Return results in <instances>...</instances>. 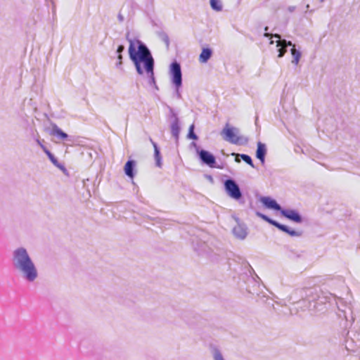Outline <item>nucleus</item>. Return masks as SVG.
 I'll list each match as a JSON object with an SVG mask.
<instances>
[{
  "instance_id": "10",
  "label": "nucleus",
  "mask_w": 360,
  "mask_h": 360,
  "mask_svg": "<svg viewBox=\"0 0 360 360\" xmlns=\"http://www.w3.org/2000/svg\"><path fill=\"white\" fill-rule=\"evenodd\" d=\"M198 156L202 162L211 168H221L216 165L215 157L210 152L201 149L198 150Z\"/></svg>"
},
{
  "instance_id": "6",
  "label": "nucleus",
  "mask_w": 360,
  "mask_h": 360,
  "mask_svg": "<svg viewBox=\"0 0 360 360\" xmlns=\"http://www.w3.org/2000/svg\"><path fill=\"white\" fill-rule=\"evenodd\" d=\"M256 214H257V217H260L261 219H262L265 221H266V222L269 223L270 224L276 226L279 230H281V231H282L289 234L290 236L300 237L302 234V231L292 230L288 226L278 223V221H276L269 218L268 216H266V215H265V214H262V213H261L259 212H257Z\"/></svg>"
},
{
  "instance_id": "30",
  "label": "nucleus",
  "mask_w": 360,
  "mask_h": 360,
  "mask_svg": "<svg viewBox=\"0 0 360 360\" xmlns=\"http://www.w3.org/2000/svg\"><path fill=\"white\" fill-rule=\"evenodd\" d=\"M118 60H119V62L117 63V66L120 65L122 64V56L121 55V53L118 54Z\"/></svg>"
},
{
  "instance_id": "8",
  "label": "nucleus",
  "mask_w": 360,
  "mask_h": 360,
  "mask_svg": "<svg viewBox=\"0 0 360 360\" xmlns=\"http://www.w3.org/2000/svg\"><path fill=\"white\" fill-rule=\"evenodd\" d=\"M224 185L225 191L229 197L236 200H239L242 198V192L235 180L232 179H226Z\"/></svg>"
},
{
  "instance_id": "32",
  "label": "nucleus",
  "mask_w": 360,
  "mask_h": 360,
  "mask_svg": "<svg viewBox=\"0 0 360 360\" xmlns=\"http://www.w3.org/2000/svg\"><path fill=\"white\" fill-rule=\"evenodd\" d=\"M52 12H53V15L56 14V6H55V4L53 3Z\"/></svg>"
},
{
  "instance_id": "21",
  "label": "nucleus",
  "mask_w": 360,
  "mask_h": 360,
  "mask_svg": "<svg viewBox=\"0 0 360 360\" xmlns=\"http://www.w3.org/2000/svg\"><path fill=\"white\" fill-rule=\"evenodd\" d=\"M45 153L48 156L50 161L57 167L62 168L63 166L58 162L57 158L49 150H46Z\"/></svg>"
},
{
  "instance_id": "36",
  "label": "nucleus",
  "mask_w": 360,
  "mask_h": 360,
  "mask_svg": "<svg viewBox=\"0 0 360 360\" xmlns=\"http://www.w3.org/2000/svg\"><path fill=\"white\" fill-rule=\"evenodd\" d=\"M321 1H323V0H321Z\"/></svg>"
},
{
  "instance_id": "24",
  "label": "nucleus",
  "mask_w": 360,
  "mask_h": 360,
  "mask_svg": "<svg viewBox=\"0 0 360 360\" xmlns=\"http://www.w3.org/2000/svg\"><path fill=\"white\" fill-rule=\"evenodd\" d=\"M159 37L162 41H163L167 46L169 48V36L165 32H160L159 34Z\"/></svg>"
},
{
  "instance_id": "34",
  "label": "nucleus",
  "mask_w": 360,
  "mask_h": 360,
  "mask_svg": "<svg viewBox=\"0 0 360 360\" xmlns=\"http://www.w3.org/2000/svg\"><path fill=\"white\" fill-rule=\"evenodd\" d=\"M306 7H307V8H309V5L307 4Z\"/></svg>"
},
{
  "instance_id": "18",
  "label": "nucleus",
  "mask_w": 360,
  "mask_h": 360,
  "mask_svg": "<svg viewBox=\"0 0 360 360\" xmlns=\"http://www.w3.org/2000/svg\"><path fill=\"white\" fill-rule=\"evenodd\" d=\"M231 155L236 156L235 161L236 162H240V159L239 158H240L245 162H246L250 167H252V168L255 167V165L252 162V160L250 155H248L247 154H237L235 153H233Z\"/></svg>"
},
{
  "instance_id": "15",
  "label": "nucleus",
  "mask_w": 360,
  "mask_h": 360,
  "mask_svg": "<svg viewBox=\"0 0 360 360\" xmlns=\"http://www.w3.org/2000/svg\"><path fill=\"white\" fill-rule=\"evenodd\" d=\"M256 157L259 159L262 165L265 162V156L267 152L266 146L264 143L259 141L257 144Z\"/></svg>"
},
{
  "instance_id": "29",
  "label": "nucleus",
  "mask_w": 360,
  "mask_h": 360,
  "mask_svg": "<svg viewBox=\"0 0 360 360\" xmlns=\"http://www.w3.org/2000/svg\"><path fill=\"white\" fill-rule=\"evenodd\" d=\"M295 9H296V7H295V6H288V11L289 12H290V13L294 12V11H295Z\"/></svg>"
},
{
  "instance_id": "4",
  "label": "nucleus",
  "mask_w": 360,
  "mask_h": 360,
  "mask_svg": "<svg viewBox=\"0 0 360 360\" xmlns=\"http://www.w3.org/2000/svg\"><path fill=\"white\" fill-rule=\"evenodd\" d=\"M224 140L235 145H244L248 141V139L243 136L240 135V131L238 128L231 126L226 123L221 131Z\"/></svg>"
},
{
  "instance_id": "14",
  "label": "nucleus",
  "mask_w": 360,
  "mask_h": 360,
  "mask_svg": "<svg viewBox=\"0 0 360 360\" xmlns=\"http://www.w3.org/2000/svg\"><path fill=\"white\" fill-rule=\"evenodd\" d=\"M260 201L266 207L269 209H273L280 212L282 210L281 205L278 204L275 200L271 199L270 197H262Z\"/></svg>"
},
{
  "instance_id": "23",
  "label": "nucleus",
  "mask_w": 360,
  "mask_h": 360,
  "mask_svg": "<svg viewBox=\"0 0 360 360\" xmlns=\"http://www.w3.org/2000/svg\"><path fill=\"white\" fill-rule=\"evenodd\" d=\"M214 360H225L221 352L218 349H214L212 352Z\"/></svg>"
},
{
  "instance_id": "25",
  "label": "nucleus",
  "mask_w": 360,
  "mask_h": 360,
  "mask_svg": "<svg viewBox=\"0 0 360 360\" xmlns=\"http://www.w3.org/2000/svg\"><path fill=\"white\" fill-rule=\"evenodd\" d=\"M194 125L192 124L189 128L188 136L189 139L196 140L198 139L197 135L194 133Z\"/></svg>"
},
{
  "instance_id": "17",
  "label": "nucleus",
  "mask_w": 360,
  "mask_h": 360,
  "mask_svg": "<svg viewBox=\"0 0 360 360\" xmlns=\"http://www.w3.org/2000/svg\"><path fill=\"white\" fill-rule=\"evenodd\" d=\"M136 162L134 160H128L124 165V172L125 174L133 179L135 176L134 169H135Z\"/></svg>"
},
{
  "instance_id": "9",
  "label": "nucleus",
  "mask_w": 360,
  "mask_h": 360,
  "mask_svg": "<svg viewBox=\"0 0 360 360\" xmlns=\"http://www.w3.org/2000/svg\"><path fill=\"white\" fill-rule=\"evenodd\" d=\"M168 119L170 121V129L172 136L178 141L180 133L179 120L174 110L169 108Z\"/></svg>"
},
{
  "instance_id": "1",
  "label": "nucleus",
  "mask_w": 360,
  "mask_h": 360,
  "mask_svg": "<svg viewBox=\"0 0 360 360\" xmlns=\"http://www.w3.org/2000/svg\"><path fill=\"white\" fill-rule=\"evenodd\" d=\"M138 50L136 51L133 42L130 41L129 54L134 62L139 75H143L141 63H143L148 83L150 86L158 89L154 75V60L148 47L140 41H138Z\"/></svg>"
},
{
  "instance_id": "3",
  "label": "nucleus",
  "mask_w": 360,
  "mask_h": 360,
  "mask_svg": "<svg viewBox=\"0 0 360 360\" xmlns=\"http://www.w3.org/2000/svg\"><path fill=\"white\" fill-rule=\"evenodd\" d=\"M304 297L296 303L297 308L311 312L323 311L325 304L334 297L332 294L323 292L316 288L304 290Z\"/></svg>"
},
{
  "instance_id": "13",
  "label": "nucleus",
  "mask_w": 360,
  "mask_h": 360,
  "mask_svg": "<svg viewBox=\"0 0 360 360\" xmlns=\"http://www.w3.org/2000/svg\"><path fill=\"white\" fill-rule=\"evenodd\" d=\"M343 308H341L338 306V309L340 312L342 313V316L347 321H350L352 323L354 322V317L353 315V311L352 308V305L350 304L342 305ZM340 316H342V314H339Z\"/></svg>"
},
{
  "instance_id": "11",
  "label": "nucleus",
  "mask_w": 360,
  "mask_h": 360,
  "mask_svg": "<svg viewBox=\"0 0 360 360\" xmlns=\"http://www.w3.org/2000/svg\"><path fill=\"white\" fill-rule=\"evenodd\" d=\"M236 225L233 226L232 233L236 238L244 240L248 234V227L244 223L240 222L238 218H236Z\"/></svg>"
},
{
  "instance_id": "22",
  "label": "nucleus",
  "mask_w": 360,
  "mask_h": 360,
  "mask_svg": "<svg viewBox=\"0 0 360 360\" xmlns=\"http://www.w3.org/2000/svg\"><path fill=\"white\" fill-rule=\"evenodd\" d=\"M211 8L216 11H221L223 6L220 0H210Z\"/></svg>"
},
{
  "instance_id": "28",
  "label": "nucleus",
  "mask_w": 360,
  "mask_h": 360,
  "mask_svg": "<svg viewBox=\"0 0 360 360\" xmlns=\"http://www.w3.org/2000/svg\"><path fill=\"white\" fill-rule=\"evenodd\" d=\"M124 50V46L123 45H120L117 47V53L118 54L121 53Z\"/></svg>"
},
{
  "instance_id": "20",
  "label": "nucleus",
  "mask_w": 360,
  "mask_h": 360,
  "mask_svg": "<svg viewBox=\"0 0 360 360\" xmlns=\"http://www.w3.org/2000/svg\"><path fill=\"white\" fill-rule=\"evenodd\" d=\"M52 134L53 135L57 136L58 138L62 139V140H65L66 139H68V135L63 132L58 126L55 125L53 127V130H52Z\"/></svg>"
},
{
  "instance_id": "19",
  "label": "nucleus",
  "mask_w": 360,
  "mask_h": 360,
  "mask_svg": "<svg viewBox=\"0 0 360 360\" xmlns=\"http://www.w3.org/2000/svg\"><path fill=\"white\" fill-rule=\"evenodd\" d=\"M212 54V51L209 48H205L202 49L200 56H199V60L201 63H207L208 60L211 58Z\"/></svg>"
},
{
  "instance_id": "2",
  "label": "nucleus",
  "mask_w": 360,
  "mask_h": 360,
  "mask_svg": "<svg viewBox=\"0 0 360 360\" xmlns=\"http://www.w3.org/2000/svg\"><path fill=\"white\" fill-rule=\"evenodd\" d=\"M11 264L24 281L34 283L38 279V269L25 248L18 247L13 250L11 255Z\"/></svg>"
},
{
  "instance_id": "35",
  "label": "nucleus",
  "mask_w": 360,
  "mask_h": 360,
  "mask_svg": "<svg viewBox=\"0 0 360 360\" xmlns=\"http://www.w3.org/2000/svg\"><path fill=\"white\" fill-rule=\"evenodd\" d=\"M265 36L269 37V36H270V34H265Z\"/></svg>"
},
{
  "instance_id": "31",
  "label": "nucleus",
  "mask_w": 360,
  "mask_h": 360,
  "mask_svg": "<svg viewBox=\"0 0 360 360\" xmlns=\"http://www.w3.org/2000/svg\"><path fill=\"white\" fill-rule=\"evenodd\" d=\"M117 18H118L120 22H123L124 21V17H123V15L121 13L118 14Z\"/></svg>"
},
{
  "instance_id": "26",
  "label": "nucleus",
  "mask_w": 360,
  "mask_h": 360,
  "mask_svg": "<svg viewBox=\"0 0 360 360\" xmlns=\"http://www.w3.org/2000/svg\"><path fill=\"white\" fill-rule=\"evenodd\" d=\"M37 143L40 146V148L43 150V151L45 153L46 150H48L46 147L44 145V140H41L39 137L34 138Z\"/></svg>"
},
{
  "instance_id": "7",
  "label": "nucleus",
  "mask_w": 360,
  "mask_h": 360,
  "mask_svg": "<svg viewBox=\"0 0 360 360\" xmlns=\"http://www.w3.org/2000/svg\"><path fill=\"white\" fill-rule=\"evenodd\" d=\"M169 75L173 86H182V72L181 65L177 61L175 60L170 64Z\"/></svg>"
},
{
  "instance_id": "16",
  "label": "nucleus",
  "mask_w": 360,
  "mask_h": 360,
  "mask_svg": "<svg viewBox=\"0 0 360 360\" xmlns=\"http://www.w3.org/2000/svg\"><path fill=\"white\" fill-rule=\"evenodd\" d=\"M150 141L154 148V158H155V165L157 167L161 168L162 165V156L160 154V149L158 146V144L155 142H154L152 139H150Z\"/></svg>"
},
{
  "instance_id": "12",
  "label": "nucleus",
  "mask_w": 360,
  "mask_h": 360,
  "mask_svg": "<svg viewBox=\"0 0 360 360\" xmlns=\"http://www.w3.org/2000/svg\"><path fill=\"white\" fill-rule=\"evenodd\" d=\"M281 214L286 217L287 219L296 222V223H301L302 221V216L300 214V213L295 210H290V209H282L281 211Z\"/></svg>"
},
{
  "instance_id": "27",
  "label": "nucleus",
  "mask_w": 360,
  "mask_h": 360,
  "mask_svg": "<svg viewBox=\"0 0 360 360\" xmlns=\"http://www.w3.org/2000/svg\"><path fill=\"white\" fill-rule=\"evenodd\" d=\"M175 89V94L177 98L181 99V94L180 92V89L182 86H174Z\"/></svg>"
},
{
  "instance_id": "5",
  "label": "nucleus",
  "mask_w": 360,
  "mask_h": 360,
  "mask_svg": "<svg viewBox=\"0 0 360 360\" xmlns=\"http://www.w3.org/2000/svg\"><path fill=\"white\" fill-rule=\"evenodd\" d=\"M271 38L277 39L276 46L279 47L278 49V51L279 52L278 56L279 58H281L284 56V54L286 52L287 46H292V48L291 49V54L293 58L292 63H294L295 65H297L301 57V53L295 48V45H293L292 42L290 41H287L285 39L281 40L278 34H274L273 36H271Z\"/></svg>"
},
{
  "instance_id": "33",
  "label": "nucleus",
  "mask_w": 360,
  "mask_h": 360,
  "mask_svg": "<svg viewBox=\"0 0 360 360\" xmlns=\"http://www.w3.org/2000/svg\"><path fill=\"white\" fill-rule=\"evenodd\" d=\"M274 43V40H271V41H270V44H273Z\"/></svg>"
}]
</instances>
